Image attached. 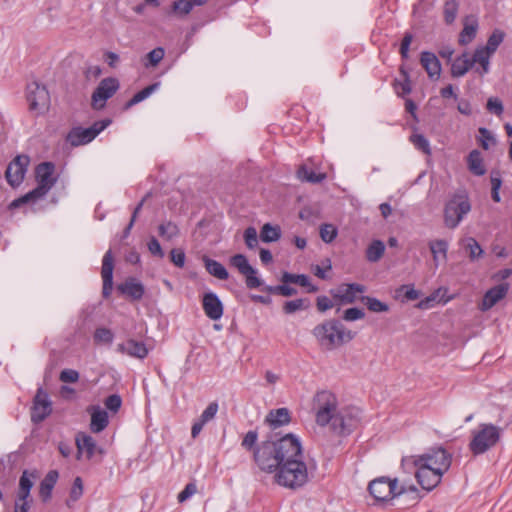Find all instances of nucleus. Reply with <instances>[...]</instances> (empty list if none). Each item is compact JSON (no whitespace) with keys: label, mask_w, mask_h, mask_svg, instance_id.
Masks as SVG:
<instances>
[{"label":"nucleus","mask_w":512,"mask_h":512,"mask_svg":"<svg viewBox=\"0 0 512 512\" xmlns=\"http://www.w3.org/2000/svg\"><path fill=\"white\" fill-rule=\"evenodd\" d=\"M315 421L325 427L330 424L333 432L339 435H349L359 424V410L352 407L338 409V400L334 393L328 390L317 392L312 401Z\"/></svg>","instance_id":"obj_1"},{"label":"nucleus","mask_w":512,"mask_h":512,"mask_svg":"<svg viewBox=\"0 0 512 512\" xmlns=\"http://www.w3.org/2000/svg\"><path fill=\"white\" fill-rule=\"evenodd\" d=\"M299 453V439L287 434L277 440H266L254 449V461L265 472H276L285 457Z\"/></svg>","instance_id":"obj_2"},{"label":"nucleus","mask_w":512,"mask_h":512,"mask_svg":"<svg viewBox=\"0 0 512 512\" xmlns=\"http://www.w3.org/2000/svg\"><path fill=\"white\" fill-rule=\"evenodd\" d=\"M303 451L299 442V453L291 457H285L276 471V482L284 487L297 489L308 482V467L303 461Z\"/></svg>","instance_id":"obj_3"},{"label":"nucleus","mask_w":512,"mask_h":512,"mask_svg":"<svg viewBox=\"0 0 512 512\" xmlns=\"http://www.w3.org/2000/svg\"><path fill=\"white\" fill-rule=\"evenodd\" d=\"M312 334L318 345L327 351L337 349L355 337L354 332L347 329L342 322L336 319H329L316 325Z\"/></svg>","instance_id":"obj_4"},{"label":"nucleus","mask_w":512,"mask_h":512,"mask_svg":"<svg viewBox=\"0 0 512 512\" xmlns=\"http://www.w3.org/2000/svg\"><path fill=\"white\" fill-rule=\"evenodd\" d=\"M452 458V454L442 446H434L423 454L402 457L401 468L408 474H412L417 465L447 472L451 467Z\"/></svg>","instance_id":"obj_5"},{"label":"nucleus","mask_w":512,"mask_h":512,"mask_svg":"<svg viewBox=\"0 0 512 512\" xmlns=\"http://www.w3.org/2000/svg\"><path fill=\"white\" fill-rule=\"evenodd\" d=\"M54 172L55 165L52 162H42L37 165L35 169L37 187L13 200L9 205L10 209L19 208L26 203L35 202L43 198L56 183Z\"/></svg>","instance_id":"obj_6"},{"label":"nucleus","mask_w":512,"mask_h":512,"mask_svg":"<svg viewBox=\"0 0 512 512\" xmlns=\"http://www.w3.org/2000/svg\"><path fill=\"white\" fill-rule=\"evenodd\" d=\"M502 429L494 424L482 423L472 431L469 450L475 456L482 455L493 448L500 440Z\"/></svg>","instance_id":"obj_7"},{"label":"nucleus","mask_w":512,"mask_h":512,"mask_svg":"<svg viewBox=\"0 0 512 512\" xmlns=\"http://www.w3.org/2000/svg\"><path fill=\"white\" fill-rule=\"evenodd\" d=\"M470 210L471 205L466 195H454L445 205V225L451 229L456 228Z\"/></svg>","instance_id":"obj_8"},{"label":"nucleus","mask_w":512,"mask_h":512,"mask_svg":"<svg viewBox=\"0 0 512 512\" xmlns=\"http://www.w3.org/2000/svg\"><path fill=\"white\" fill-rule=\"evenodd\" d=\"M110 123L111 121L109 119H104L95 122L88 128L74 127L68 133L66 140L71 144V146L74 147L88 144L94 140L97 135L102 132Z\"/></svg>","instance_id":"obj_9"},{"label":"nucleus","mask_w":512,"mask_h":512,"mask_svg":"<svg viewBox=\"0 0 512 512\" xmlns=\"http://www.w3.org/2000/svg\"><path fill=\"white\" fill-rule=\"evenodd\" d=\"M368 490L377 501H387L403 494L405 488L398 489L397 479L381 477L370 482Z\"/></svg>","instance_id":"obj_10"},{"label":"nucleus","mask_w":512,"mask_h":512,"mask_svg":"<svg viewBox=\"0 0 512 512\" xmlns=\"http://www.w3.org/2000/svg\"><path fill=\"white\" fill-rule=\"evenodd\" d=\"M118 88L119 82L116 78L108 77L102 79L92 94V107L96 110L104 108L106 101L116 93Z\"/></svg>","instance_id":"obj_11"},{"label":"nucleus","mask_w":512,"mask_h":512,"mask_svg":"<svg viewBox=\"0 0 512 512\" xmlns=\"http://www.w3.org/2000/svg\"><path fill=\"white\" fill-rule=\"evenodd\" d=\"M27 100L31 111L42 112L49 106V92L45 86L32 82L27 86Z\"/></svg>","instance_id":"obj_12"},{"label":"nucleus","mask_w":512,"mask_h":512,"mask_svg":"<svg viewBox=\"0 0 512 512\" xmlns=\"http://www.w3.org/2000/svg\"><path fill=\"white\" fill-rule=\"evenodd\" d=\"M446 472L440 471L438 469L429 468L428 466L417 465L413 469V473L418 484L422 489L426 491H432L436 488L442 480L443 475Z\"/></svg>","instance_id":"obj_13"},{"label":"nucleus","mask_w":512,"mask_h":512,"mask_svg":"<svg viewBox=\"0 0 512 512\" xmlns=\"http://www.w3.org/2000/svg\"><path fill=\"white\" fill-rule=\"evenodd\" d=\"M30 158L27 155H17L7 166L5 176L12 187L19 186L25 177Z\"/></svg>","instance_id":"obj_14"},{"label":"nucleus","mask_w":512,"mask_h":512,"mask_svg":"<svg viewBox=\"0 0 512 512\" xmlns=\"http://www.w3.org/2000/svg\"><path fill=\"white\" fill-rule=\"evenodd\" d=\"M230 265L235 267L246 278V286L255 289L262 285V281L256 276L257 271L249 264L247 257L236 254L230 258Z\"/></svg>","instance_id":"obj_15"},{"label":"nucleus","mask_w":512,"mask_h":512,"mask_svg":"<svg viewBox=\"0 0 512 512\" xmlns=\"http://www.w3.org/2000/svg\"><path fill=\"white\" fill-rule=\"evenodd\" d=\"M52 412L51 401L48 394L39 388L34 398L31 420L34 423L42 422Z\"/></svg>","instance_id":"obj_16"},{"label":"nucleus","mask_w":512,"mask_h":512,"mask_svg":"<svg viewBox=\"0 0 512 512\" xmlns=\"http://www.w3.org/2000/svg\"><path fill=\"white\" fill-rule=\"evenodd\" d=\"M366 288L362 284L349 283L341 284L336 290H332L331 294L334 299L338 300L342 304L354 303L357 299L358 293L365 292Z\"/></svg>","instance_id":"obj_17"},{"label":"nucleus","mask_w":512,"mask_h":512,"mask_svg":"<svg viewBox=\"0 0 512 512\" xmlns=\"http://www.w3.org/2000/svg\"><path fill=\"white\" fill-rule=\"evenodd\" d=\"M113 270V255L112 251L108 250L103 256L101 268V276L103 280L102 295L104 298H108L113 290Z\"/></svg>","instance_id":"obj_18"},{"label":"nucleus","mask_w":512,"mask_h":512,"mask_svg":"<svg viewBox=\"0 0 512 512\" xmlns=\"http://www.w3.org/2000/svg\"><path fill=\"white\" fill-rule=\"evenodd\" d=\"M117 352L139 360L145 359L149 354V348L143 341L132 338L117 345Z\"/></svg>","instance_id":"obj_19"},{"label":"nucleus","mask_w":512,"mask_h":512,"mask_svg":"<svg viewBox=\"0 0 512 512\" xmlns=\"http://www.w3.org/2000/svg\"><path fill=\"white\" fill-rule=\"evenodd\" d=\"M202 308L205 315L213 321H217L223 316V304L214 292H207L203 295Z\"/></svg>","instance_id":"obj_20"},{"label":"nucleus","mask_w":512,"mask_h":512,"mask_svg":"<svg viewBox=\"0 0 512 512\" xmlns=\"http://www.w3.org/2000/svg\"><path fill=\"white\" fill-rule=\"evenodd\" d=\"M509 290L508 283H501L489 289L483 296L480 309L482 311L490 310L500 300H502Z\"/></svg>","instance_id":"obj_21"},{"label":"nucleus","mask_w":512,"mask_h":512,"mask_svg":"<svg viewBox=\"0 0 512 512\" xmlns=\"http://www.w3.org/2000/svg\"><path fill=\"white\" fill-rule=\"evenodd\" d=\"M420 63L431 80H438L441 76V63L437 56L429 51H423Z\"/></svg>","instance_id":"obj_22"},{"label":"nucleus","mask_w":512,"mask_h":512,"mask_svg":"<svg viewBox=\"0 0 512 512\" xmlns=\"http://www.w3.org/2000/svg\"><path fill=\"white\" fill-rule=\"evenodd\" d=\"M88 412L91 414L90 430L93 433L102 432L109 424L108 413L100 406H91Z\"/></svg>","instance_id":"obj_23"},{"label":"nucleus","mask_w":512,"mask_h":512,"mask_svg":"<svg viewBox=\"0 0 512 512\" xmlns=\"http://www.w3.org/2000/svg\"><path fill=\"white\" fill-rule=\"evenodd\" d=\"M117 289L121 294L128 296L132 300H140L145 292L144 286L134 278H130L118 285Z\"/></svg>","instance_id":"obj_24"},{"label":"nucleus","mask_w":512,"mask_h":512,"mask_svg":"<svg viewBox=\"0 0 512 512\" xmlns=\"http://www.w3.org/2000/svg\"><path fill=\"white\" fill-rule=\"evenodd\" d=\"M76 445L78 453H85L88 460L95 455L97 443L92 436L85 433H79L76 436Z\"/></svg>","instance_id":"obj_25"},{"label":"nucleus","mask_w":512,"mask_h":512,"mask_svg":"<svg viewBox=\"0 0 512 512\" xmlns=\"http://www.w3.org/2000/svg\"><path fill=\"white\" fill-rule=\"evenodd\" d=\"M430 252L433 257L435 267H438L440 261L447 260L449 244L444 239H436L428 242Z\"/></svg>","instance_id":"obj_26"},{"label":"nucleus","mask_w":512,"mask_h":512,"mask_svg":"<svg viewBox=\"0 0 512 512\" xmlns=\"http://www.w3.org/2000/svg\"><path fill=\"white\" fill-rule=\"evenodd\" d=\"M493 54L482 47L475 49L471 59L472 67L478 63L480 68H476V72L480 75L487 74L490 71V58Z\"/></svg>","instance_id":"obj_27"},{"label":"nucleus","mask_w":512,"mask_h":512,"mask_svg":"<svg viewBox=\"0 0 512 512\" xmlns=\"http://www.w3.org/2000/svg\"><path fill=\"white\" fill-rule=\"evenodd\" d=\"M290 420V412L287 408L273 409L265 418V422L268 423L273 429L288 424Z\"/></svg>","instance_id":"obj_28"},{"label":"nucleus","mask_w":512,"mask_h":512,"mask_svg":"<svg viewBox=\"0 0 512 512\" xmlns=\"http://www.w3.org/2000/svg\"><path fill=\"white\" fill-rule=\"evenodd\" d=\"M282 283H292L297 284L302 287L307 288V292L314 293L318 290V287L311 284L309 276L305 274H292L289 272H284L281 277Z\"/></svg>","instance_id":"obj_29"},{"label":"nucleus","mask_w":512,"mask_h":512,"mask_svg":"<svg viewBox=\"0 0 512 512\" xmlns=\"http://www.w3.org/2000/svg\"><path fill=\"white\" fill-rule=\"evenodd\" d=\"M477 28V19L474 16H467L464 27L459 35V43L462 45L470 43L476 36Z\"/></svg>","instance_id":"obj_30"},{"label":"nucleus","mask_w":512,"mask_h":512,"mask_svg":"<svg viewBox=\"0 0 512 512\" xmlns=\"http://www.w3.org/2000/svg\"><path fill=\"white\" fill-rule=\"evenodd\" d=\"M472 68L471 59L467 53L456 57L451 63V75L454 78L464 76Z\"/></svg>","instance_id":"obj_31"},{"label":"nucleus","mask_w":512,"mask_h":512,"mask_svg":"<svg viewBox=\"0 0 512 512\" xmlns=\"http://www.w3.org/2000/svg\"><path fill=\"white\" fill-rule=\"evenodd\" d=\"M207 0H176L172 4L171 12L183 17L188 15L195 6H202Z\"/></svg>","instance_id":"obj_32"},{"label":"nucleus","mask_w":512,"mask_h":512,"mask_svg":"<svg viewBox=\"0 0 512 512\" xmlns=\"http://www.w3.org/2000/svg\"><path fill=\"white\" fill-rule=\"evenodd\" d=\"M35 478V475L32 473H29L27 470H25L19 480V488L17 492V497H20V500L29 499L30 497V491L33 487V479Z\"/></svg>","instance_id":"obj_33"},{"label":"nucleus","mask_w":512,"mask_h":512,"mask_svg":"<svg viewBox=\"0 0 512 512\" xmlns=\"http://www.w3.org/2000/svg\"><path fill=\"white\" fill-rule=\"evenodd\" d=\"M468 168L476 176H482L486 173L481 153L478 150H472L469 153Z\"/></svg>","instance_id":"obj_34"},{"label":"nucleus","mask_w":512,"mask_h":512,"mask_svg":"<svg viewBox=\"0 0 512 512\" xmlns=\"http://www.w3.org/2000/svg\"><path fill=\"white\" fill-rule=\"evenodd\" d=\"M205 268L209 274L220 279L227 280L229 273L226 268L218 261L205 257L204 258Z\"/></svg>","instance_id":"obj_35"},{"label":"nucleus","mask_w":512,"mask_h":512,"mask_svg":"<svg viewBox=\"0 0 512 512\" xmlns=\"http://www.w3.org/2000/svg\"><path fill=\"white\" fill-rule=\"evenodd\" d=\"M58 479V472L56 470H51L47 473L45 478L42 480L40 484V496L43 500H47L51 496L52 489L54 488Z\"/></svg>","instance_id":"obj_36"},{"label":"nucleus","mask_w":512,"mask_h":512,"mask_svg":"<svg viewBox=\"0 0 512 512\" xmlns=\"http://www.w3.org/2000/svg\"><path fill=\"white\" fill-rule=\"evenodd\" d=\"M160 86V82H155L144 89L137 92L126 104L125 109H129L132 106L140 103L141 101L148 98L153 92H155Z\"/></svg>","instance_id":"obj_37"},{"label":"nucleus","mask_w":512,"mask_h":512,"mask_svg":"<svg viewBox=\"0 0 512 512\" xmlns=\"http://www.w3.org/2000/svg\"><path fill=\"white\" fill-rule=\"evenodd\" d=\"M179 232L180 231L178 226L172 221L162 222L158 226L159 236L166 241H171L174 238L178 237Z\"/></svg>","instance_id":"obj_38"},{"label":"nucleus","mask_w":512,"mask_h":512,"mask_svg":"<svg viewBox=\"0 0 512 512\" xmlns=\"http://www.w3.org/2000/svg\"><path fill=\"white\" fill-rule=\"evenodd\" d=\"M281 237V229L279 226H273L270 223H266L262 226L260 231V239L265 242H275Z\"/></svg>","instance_id":"obj_39"},{"label":"nucleus","mask_w":512,"mask_h":512,"mask_svg":"<svg viewBox=\"0 0 512 512\" xmlns=\"http://www.w3.org/2000/svg\"><path fill=\"white\" fill-rule=\"evenodd\" d=\"M385 251V245L381 240H374L366 250V258L370 262H377Z\"/></svg>","instance_id":"obj_40"},{"label":"nucleus","mask_w":512,"mask_h":512,"mask_svg":"<svg viewBox=\"0 0 512 512\" xmlns=\"http://www.w3.org/2000/svg\"><path fill=\"white\" fill-rule=\"evenodd\" d=\"M298 177L302 181H306L309 183H321L326 179L325 173H316L313 170H310L306 166H301L298 170Z\"/></svg>","instance_id":"obj_41"},{"label":"nucleus","mask_w":512,"mask_h":512,"mask_svg":"<svg viewBox=\"0 0 512 512\" xmlns=\"http://www.w3.org/2000/svg\"><path fill=\"white\" fill-rule=\"evenodd\" d=\"M400 73L403 76V81L395 80L394 88L398 96L404 97L411 93V81L409 74L405 71L404 67L400 68Z\"/></svg>","instance_id":"obj_42"},{"label":"nucleus","mask_w":512,"mask_h":512,"mask_svg":"<svg viewBox=\"0 0 512 512\" xmlns=\"http://www.w3.org/2000/svg\"><path fill=\"white\" fill-rule=\"evenodd\" d=\"M310 306V302L306 298H299L291 301H287L283 305V312L285 314H293L296 311L306 310Z\"/></svg>","instance_id":"obj_43"},{"label":"nucleus","mask_w":512,"mask_h":512,"mask_svg":"<svg viewBox=\"0 0 512 512\" xmlns=\"http://www.w3.org/2000/svg\"><path fill=\"white\" fill-rule=\"evenodd\" d=\"M459 9V3L457 0H447L444 4L443 15L446 24L450 25L454 23Z\"/></svg>","instance_id":"obj_44"},{"label":"nucleus","mask_w":512,"mask_h":512,"mask_svg":"<svg viewBox=\"0 0 512 512\" xmlns=\"http://www.w3.org/2000/svg\"><path fill=\"white\" fill-rule=\"evenodd\" d=\"M361 301L364 302L367 308L372 312L380 313L387 312L389 310V306L386 303L374 297L363 296L361 297Z\"/></svg>","instance_id":"obj_45"},{"label":"nucleus","mask_w":512,"mask_h":512,"mask_svg":"<svg viewBox=\"0 0 512 512\" xmlns=\"http://www.w3.org/2000/svg\"><path fill=\"white\" fill-rule=\"evenodd\" d=\"M504 40V33L500 30H495L493 33L489 36L487 43L485 46H482L485 50L489 51L490 53L494 54L499 47V45Z\"/></svg>","instance_id":"obj_46"},{"label":"nucleus","mask_w":512,"mask_h":512,"mask_svg":"<svg viewBox=\"0 0 512 512\" xmlns=\"http://www.w3.org/2000/svg\"><path fill=\"white\" fill-rule=\"evenodd\" d=\"M320 237L323 242L325 243H331L333 242L337 235H338V229L336 226L330 223H324L320 226Z\"/></svg>","instance_id":"obj_47"},{"label":"nucleus","mask_w":512,"mask_h":512,"mask_svg":"<svg viewBox=\"0 0 512 512\" xmlns=\"http://www.w3.org/2000/svg\"><path fill=\"white\" fill-rule=\"evenodd\" d=\"M411 143L415 146L416 149L422 151L426 155L431 154V148L429 141L422 134H412L410 136Z\"/></svg>","instance_id":"obj_48"},{"label":"nucleus","mask_w":512,"mask_h":512,"mask_svg":"<svg viewBox=\"0 0 512 512\" xmlns=\"http://www.w3.org/2000/svg\"><path fill=\"white\" fill-rule=\"evenodd\" d=\"M93 338L97 344H111L114 335L110 329L101 327L95 330Z\"/></svg>","instance_id":"obj_49"},{"label":"nucleus","mask_w":512,"mask_h":512,"mask_svg":"<svg viewBox=\"0 0 512 512\" xmlns=\"http://www.w3.org/2000/svg\"><path fill=\"white\" fill-rule=\"evenodd\" d=\"M396 293L398 295L403 293L404 300L406 301H414L420 297V292L413 285H402L396 290Z\"/></svg>","instance_id":"obj_50"},{"label":"nucleus","mask_w":512,"mask_h":512,"mask_svg":"<svg viewBox=\"0 0 512 512\" xmlns=\"http://www.w3.org/2000/svg\"><path fill=\"white\" fill-rule=\"evenodd\" d=\"M218 408H219V406H218L217 402L209 403V405L202 412V414L200 415L198 420L201 421L203 424L208 423L216 416V414L218 412Z\"/></svg>","instance_id":"obj_51"},{"label":"nucleus","mask_w":512,"mask_h":512,"mask_svg":"<svg viewBox=\"0 0 512 512\" xmlns=\"http://www.w3.org/2000/svg\"><path fill=\"white\" fill-rule=\"evenodd\" d=\"M165 55V51L162 47H156L152 51H150L147 54L148 63L145 64L146 67L148 66H156L160 63V61L163 59Z\"/></svg>","instance_id":"obj_52"},{"label":"nucleus","mask_w":512,"mask_h":512,"mask_svg":"<svg viewBox=\"0 0 512 512\" xmlns=\"http://www.w3.org/2000/svg\"><path fill=\"white\" fill-rule=\"evenodd\" d=\"M171 262L178 268H183L185 265V252L183 249L174 248L170 251Z\"/></svg>","instance_id":"obj_53"},{"label":"nucleus","mask_w":512,"mask_h":512,"mask_svg":"<svg viewBox=\"0 0 512 512\" xmlns=\"http://www.w3.org/2000/svg\"><path fill=\"white\" fill-rule=\"evenodd\" d=\"M486 108L489 112L494 113L497 116H500L504 111L503 103L497 97H490L487 100Z\"/></svg>","instance_id":"obj_54"},{"label":"nucleus","mask_w":512,"mask_h":512,"mask_svg":"<svg viewBox=\"0 0 512 512\" xmlns=\"http://www.w3.org/2000/svg\"><path fill=\"white\" fill-rule=\"evenodd\" d=\"M244 240L249 249H253L258 245L257 231L254 227H248L244 231Z\"/></svg>","instance_id":"obj_55"},{"label":"nucleus","mask_w":512,"mask_h":512,"mask_svg":"<svg viewBox=\"0 0 512 512\" xmlns=\"http://www.w3.org/2000/svg\"><path fill=\"white\" fill-rule=\"evenodd\" d=\"M104 404L108 410L116 413L121 408L122 399L118 394H112L105 399Z\"/></svg>","instance_id":"obj_56"},{"label":"nucleus","mask_w":512,"mask_h":512,"mask_svg":"<svg viewBox=\"0 0 512 512\" xmlns=\"http://www.w3.org/2000/svg\"><path fill=\"white\" fill-rule=\"evenodd\" d=\"M257 440H258V433L256 430H250L246 433V435L244 436L243 440H242V447L246 450H252L256 443H257Z\"/></svg>","instance_id":"obj_57"},{"label":"nucleus","mask_w":512,"mask_h":512,"mask_svg":"<svg viewBox=\"0 0 512 512\" xmlns=\"http://www.w3.org/2000/svg\"><path fill=\"white\" fill-rule=\"evenodd\" d=\"M365 313L362 309L357 307L348 308L344 311L343 319L345 321H356L364 318Z\"/></svg>","instance_id":"obj_58"},{"label":"nucleus","mask_w":512,"mask_h":512,"mask_svg":"<svg viewBox=\"0 0 512 512\" xmlns=\"http://www.w3.org/2000/svg\"><path fill=\"white\" fill-rule=\"evenodd\" d=\"M147 247H148V250L149 252L154 255V256H157L159 258H163L164 257V251L159 243V241L154 237L152 236L148 243H147Z\"/></svg>","instance_id":"obj_59"},{"label":"nucleus","mask_w":512,"mask_h":512,"mask_svg":"<svg viewBox=\"0 0 512 512\" xmlns=\"http://www.w3.org/2000/svg\"><path fill=\"white\" fill-rule=\"evenodd\" d=\"M60 380L65 383H74L79 379V373L73 369H64L60 373Z\"/></svg>","instance_id":"obj_60"},{"label":"nucleus","mask_w":512,"mask_h":512,"mask_svg":"<svg viewBox=\"0 0 512 512\" xmlns=\"http://www.w3.org/2000/svg\"><path fill=\"white\" fill-rule=\"evenodd\" d=\"M479 133H480L481 147L485 150L489 149L490 142L494 141V138L491 135V132L488 129L481 127V128H479Z\"/></svg>","instance_id":"obj_61"},{"label":"nucleus","mask_w":512,"mask_h":512,"mask_svg":"<svg viewBox=\"0 0 512 512\" xmlns=\"http://www.w3.org/2000/svg\"><path fill=\"white\" fill-rule=\"evenodd\" d=\"M83 494V483L80 477H76L71 488L70 497L72 500H78Z\"/></svg>","instance_id":"obj_62"},{"label":"nucleus","mask_w":512,"mask_h":512,"mask_svg":"<svg viewBox=\"0 0 512 512\" xmlns=\"http://www.w3.org/2000/svg\"><path fill=\"white\" fill-rule=\"evenodd\" d=\"M197 491L196 485L194 483H188L185 488L178 494V501L180 503L189 499L192 495H194Z\"/></svg>","instance_id":"obj_63"},{"label":"nucleus","mask_w":512,"mask_h":512,"mask_svg":"<svg viewBox=\"0 0 512 512\" xmlns=\"http://www.w3.org/2000/svg\"><path fill=\"white\" fill-rule=\"evenodd\" d=\"M467 247L470 250V258L471 259L478 258L483 253V250H482L481 246L479 245V243L474 238H470L468 240Z\"/></svg>","instance_id":"obj_64"}]
</instances>
